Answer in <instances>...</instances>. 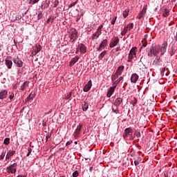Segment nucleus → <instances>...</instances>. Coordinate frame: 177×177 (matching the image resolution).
Listing matches in <instances>:
<instances>
[{"mask_svg":"<svg viewBox=\"0 0 177 177\" xmlns=\"http://www.w3.org/2000/svg\"><path fill=\"white\" fill-rule=\"evenodd\" d=\"M78 175H80V173L78 172V171H75L73 174H72V176L73 177H77Z\"/></svg>","mask_w":177,"mask_h":177,"instance_id":"obj_40","label":"nucleus"},{"mask_svg":"<svg viewBox=\"0 0 177 177\" xmlns=\"http://www.w3.org/2000/svg\"><path fill=\"white\" fill-rule=\"evenodd\" d=\"M71 143H73V141H68V142L66 143V146H70V145H71Z\"/></svg>","mask_w":177,"mask_h":177,"instance_id":"obj_58","label":"nucleus"},{"mask_svg":"<svg viewBox=\"0 0 177 177\" xmlns=\"http://www.w3.org/2000/svg\"><path fill=\"white\" fill-rule=\"evenodd\" d=\"M165 73V68H162L160 69V74L162 75Z\"/></svg>","mask_w":177,"mask_h":177,"instance_id":"obj_54","label":"nucleus"},{"mask_svg":"<svg viewBox=\"0 0 177 177\" xmlns=\"http://www.w3.org/2000/svg\"><path fill=\"white\" fill-rule=\"evenodd\" d=\"M118 44H120V38L118 37H115L109 44V48H115Z\"/></svg>","mask_w":177,"mask_h":177,"instance_id":"obj_5","label":"nucleus"},{"mask_svg":"<svg viewBox=\"0 0 177 177\" xmlns=\"http://www.w3.org/2000/svg\"><path fill=\"white\" fill-rule=\"evenodd\" d=\"M124 27L129 30L131 31L132 28H133V23H130L127 24V26H124Z\"/></svg>","mask_w":177,"mask_h":177,"instance_id":"obj_24","label":"nucleus"},{"mask_svg":"<svg viewBox=\"0 0 177 177\" xmlns=\"http://www.w3.org/2000/svg\"><path fill=\"white\" fill-rule=\"evenodd\" d=\"M34 97V95H31V94H30L28 97H27V100H32Z\"/></svg>","mask_w":177,"mask_h":177,"instance_id":"obj_50","label":"nucleus"},{"mask_svg":"<svg viewBox=\"0 0 177 177\" xmlns=\"http://www.w3.org/2000/svg\"><path fill=\"white\" fill-rule=\"evenodd\" d=\"M38 2H39V0H29L30 5H35V3H38Z\"/></svg>","mask_w":177,"mask_h":177,"instance_id":"obj_36","label":"nucleus"},{"mask_svg":"<svg viewBox=\"0 0 177 177\" xmlns=\"http://www.w3.org/2000/svg\"><path fill=\"white\" fill-rule=\"evenodd\" d=\"M162 16L163 17H168V16H169V10L168 9H165Z\"/></svg>","mask_w":177,"mask_h":177,"instance_id":"obj_30","label":"nucleus"},{"mask_svg":"<svg viewBox=\"0 0 177 177\" xmlns=\"http://www.w3.org/2000/svg\"><path fill=\"white\" fill-rule=\"evenodd\" d=\"M117 21V16L114 17L111 21V24H112L113 26H114V24H115V21Z\"/></svg>","mask_w":177,"mask_h":177,"instance_id":"obj_39","label":"nucleus"},{"mask_svg":"<svg viewBox=\"0 0 177 177\" xmlns=\"http://www.w3.org/2000/svg\"><path fill=\"white\" fill-rule=\"evenodd\" d=\"M160 47H156L154 48L153 56H157L160 53Z\"/></svg>","mask_w":177,"mask_h":177,"instance_id":"obj_29","label":"nucleus"},{"mask_svg":"<svg viewBox=\"0 0 177 177\" xmlns=\"http://www.w3.org/2000/svg\"><path fill=\"white\" fill-rule=\"evenodd\" d=\"M122 103V98L121 97H118L115 100V102H113V106L115 107H120V104Z\"/></svg>","mask_w":177,"mask_h":177,"instance_id":"obj_15","label":"nucleus"},{"mask_svg":"<svg viewBox=\"0 0 177 177\" xmlns=\"http://www.w3.org/2000/svg\"><path fill=\"white\" fill-rule=\"evenodd\" d=\"M139 80V75L136 73H133L131 77V82H133V84H135L137 82V81Z\"/></svg>","mask_w":177,"mask_h":177,"instance_id":"obj_12","label":"nucleus"},{"mask_svg":"<svg viewBox=\"0 0 177 177\" xmlns=\"http://www.w3.org/2000/svg\"><path fill=\"white\" fill-rule=\"evenodd\" d=\"M44 17V15L42 14V11H39L37 15V20H41Z\"/></svg>","mask_w":177,"mask_h":177,"instance_id":"obj_33","label":"nucleus"},{"mask_svg":"<svg viewBox=\"0 0 177 177\" xmlns=\"http://www.w3.org/2000/svg\"><path fill=\"white\" fill-rule=\"evenodd\" d=\"M82 107L83 111H86L89 107V105L86 102H84V103L82 104Z\"/></svg>","mask_w":177,"mask_h":177,"instance_id":"obj_21","label":"nucleus"},{"mask_svg":"<svg viewBox=\"0 0 177 177\" xmlns=\"http://www.w3.org/2000/svg\"><path fill=\"white\" fill-rule=\"evenodd\" d=\"M13 97H15V93H12L9 96V99H10V102H12V100H13Z\"/></svg>","mask_w":177,"mask_h":177,"instance_id":"obj_45","label":"nucleus"},{"mask_svg":"<svg viewBox=\"0 0 177 177\" xmlns=\"http://www.w3.org/2000/svg\"><path fill=\"white\" fill-rule=\"evenodd\" d=\"M59 5V0H55L54 1V6L53 8H57V6Z\"/></svg>","mask_w":177,"mask_h":177,"instance_id":"obj_46","label":"nucleus"},{"mask_svg":"<svg viewBox=\"0 0 177 177\" xmlns=\"http://www.w3.org/2000/svg\"><path fill=\"white\" fill-rule=\"evenodd\" d=\"M148 56H149V57H153V54H152L151 52H149V53H148Z\"/></svg>","mask_w":177,"mask_h":177,"instance_id":"obj_63","label":"nucleus"},{"mask_svg":"<svg viewBox=\"0 0 177 177\" xmlns=\"http://www.w3.org/2000/svg\"><path fill=\"white\" fill-rule=\"evenodd\" d=\"M135 135H136V138H140V136H142V135L140 134V132H139V131H136Z\"/></svg>","mask_w":177,"mask_h":177,"instance_id":"obj_47","label":"nucleus"},{"mask_svg":"<svg viewBox=\"0 0 177 177\" xmlns=\"http://www.w3.org/2000/svg\"><path fill=\"white\" fill-rule=\"evenodd\" d=\"M136 49H138V48L136 47H133L130 51H129V56H128V59H127V62L129 63L131 62H132V59L134 58V57H136Z\"/></svg>","mask_w":177,"mask_h":177,"instance_id":"obj_1","label":"nucleus"},{"mask_svg":"<svg viewBox=\"0 0 177 177\" xmlns=\"http://www.w3.org/2000/svg\"><path fill=\"white\" fill-rule=\"evenodd\" d=\"M5 153H6V151L1 153V155L0 156V160H3V158H5Z\"/></svg>","mask_w":177,"mask_h":177,"instance_id":"obj_51","label":"nucleus"},{"mask_svg":"<svg viewBox=\"0 0 177 177\" xmlns=\"http://www.w3.org/2000/svg\"><path fill=\"white\" fill-rule=\"evenodd\" d=\"M124 68H125V67L122 65L120 66L118 69L116 70V73L119 75H121L122 74V73L124 72Z\"/></svg>","mask_w":177,"mask_h":177,"instance_id":"obj_18","label":"nucleus"},{"mask_svg":"<svg viewBox=\"0 0 177 177\" xmlns=\"http://www.w3.org/2000/svg\"><path fill=\"white\" fill-rule=\"evenodd\" d=\"M100 35H102V33H100V32L96 31L91 36L92 40L95 41V39H97V38H99Z\"/></svg>","mask_w":177,"mask_h":177,"instance_id":"obj_19","label":"nucleus"},{"mask_svg":"<svg viewBox=\"0 0 177 177\" xmlns=\"http://www.w3.org/2000/svg\"><path fill=\"white\" fill-rule=\"evenodd\" d=\"M82 128V124L80 123L79 127H77L75 131V135H80V132L81 131Z\"/></svg>","mask_w":177,"mask_h":177,"instance_id":"obj_22","label":"nucleus"},{"mask_svg":"<svg viewBox=\"0 0 177 177\" xmlns=\"http://www.w3.org/2000/svg\"><path fill=\"white\" fill-rule=\"evenodd\" d=\"M42 127H46V122L45 120H42Z\"/></svg>","mask_w":177,"mask_h":177,"instance_id":"obj_59","label":"nucleus"},{"mask_svg":"<svg viewBox=\"0 0 177 177\" xmlns=\"http://www.w3.org/2000/svg\"><path fill=\"white\" fill-rule=\"evenodd\" d=\"M128 15H129V9L127 8L124 12H123V17L124 19H127L128 17Z\"/></svg>","mask_w":177,"mask_h":177,"instance_id":"obj_25","label":"nucleus"},{"mask_svg":"<svg viewBox=\"0 0 177 177\" xmlns=\"http://www.w3.org/2000/svg\"><path fill=\"white\" fill-rule=\"evenodd\" d=\"M6 171L8 172V174H16V168H13V167H10V166H8L6 168Z\"/></svg>","mask_w":177,"mask_h":177,"instance_id":"obj_20","label":"nucleus"},{"mask_svg":"<svg viewBox=\"0 0 177 177\" xmlns=\"http://www.w3.org/2000/svg\"><path fill=\"white\" fill-rule=\"evenodd\" d=\"M115 86H113L110 87L107 91L106 96L107 97H111L113 93H114V91H115Z\"/></svg>","mask_w":177,"mask_h":177,"instance_id":"obj_9","label":"nucleus"},{"mask_svg":"<svg viewBox=\"0 0 177 177\" xmlns=\"http://www.w3.org/2000/svg\"><path fill=\"white\" fill-rule=\"evenodd\" d=\"M175 38V42H177V32H176V36L174 37Z\"/></svg>","mask_w":177,"mask_h":177,"instance_id":"obj_64","label":"nucleus"},{"mask_svg":"<svg viewBox=\"0 0 177 177\" xmlns=\"http://www.w3.org/2000/svg\"><path fill=\"white\" fill-rule=\"evenodd\" d=\"M5 64L8 70H10V68H12V66H13V62H12V57L8 56L6 58Z\"/></svg>","mask_w":177,"mask_h":177,"instance_id":"obj_4","label":"nucleus"},{"mask_svg":"<svg viewBox=\"0 0 177 177\" xmlns=\"http://www.w3.org/2000/svg\"><path fill=\"white\" fill-rule=\"evenodd\" d=\"M28 82H24L23 84L21 86V91H25L26 90V86H27Z\"/></svg>","mask_w":177,"mask_h":177,"instance_id":"obj_32","label":"nucleus"},{"mask_svg":"<svg viewBox=\"0 0 177 177\" xmlns=\"http://www.w3.org/2000/svg\"><path fill=\"white\" fill-rule=\"evenodd\" d=\"M149 52H151L152 53V55H154V47H151Z\"/></svg>","mask_w":177,"mask_h":177,"instance_id":"obj_53","label":"nucleus"},{"mask_svg":"<svg viewBox=\"0 0 177 177\" xmlns=\"http://www.w3.org/2000/svg\"><path fill=\"white\" fill-rule=\"evenodd\" d=\"M97 49V50H102V49H104V48H103V46L101 44H100L99 47Z\"/></svg>","mask_w":177,"mask_h":177,"instance_id":"obj_57","label":"nucleus"},{"mask_svg":"<svg viewBox=\"0 0 177 177\" xmlns=\"http://www.w3.org/2000/svg\"><path fill=\"white\" fill-rule=\"evenodd\" d=\"M112 113H115V114H120V109H118V107H116L115 109L112 108Z\"/></svg>","mask_w":177,"mask_h":177,"instance_id":"obj_35","label":"nucleus"},{"mask_svg":"<svg viewBox=\"0 0 177 177\" xmlns=\"http://www.w3.org/2000/svg\"><path fill=\"white\" fill-rule=\"evenodd\" d=\"M128 29L124 26L123 28V30L121 31V35H125V34H127V32H128Z\"/></svg>","mask_w":177,"mask_h":177,"instance_id":"obj_34","label":"nucleus"},{"mask_svg":"<svg viewBox=\"0 0 177 177\" xmlns=\"http://www.w3.org/2000/svg\"><path fill=\"white\" fill-rule=\"evenodd\" d=\"M78 48L81 53H86V47L85 46V45L81 44L78 45Z\"/></svg>","mask_w":177,"mask_h":177,"instance_id":"obj_16","label":"nucleus"},{"mask_svg":"<svg viewBox=\"0 0 177 177\" xmlns=\"http://www.w3.org/2000/svg\"><path fill=\"white\" fill-rule=\"evenodd\" d=\"M70 97H71V91L70 92V93H68L66 96V99L67 100H68V99H70Z\"/></svg>","mask_w":177,"mask_h":177,"instance_id":"obj_52","label":"nucleus"},{"mask_svg":"<svg viewBox=\"0 0 177 177\" xmlns=\"http://www.w3.org/2000/svg\"><path fill=\"white\" fill-rule=\"evenodd\" d=\"M91 88H92V80H89L88 83L83 88L84 92H89L91 91Z\"/></svg>","mask_w":177,"mask_h":177,"instance_id":"obj_8","label":"nucleus"},{"mask_svg":"<svg viewBox=\"0 0 177 177\" xmlns=\"http://www.w3.org/2000/svg\"><path fill=\"white\" fill-rule=\"evenodd\" d=\"M142 10L147 11V4H145V5L143 6Z\"/></svg>","mask_w":177,"mask_h":177,"instance_id":"obj_60","label":"nucleus"},{"mask_svg":"<svg viewBox=\"0 0 177 177\" xmlns=\"http://www.w3.org/2000/svg\"><path fill=\"white\" fill-rule=\"evenodd\" d=\"M124 80V77L122 76L120 77L117 80H113V86H115V88H117V85L121 82Z\"/></svg>","mask_w":177,"mask_h":177,"instance_id":"obj_17","label":"nucleus"},{"mask_svg":"<svg viewBox=\"0 0 177 177\" xmlns=\"http://www.w3.org/2000/svg\"><path fill=\"white\" fill-rule=\"evenodd\" d=\"M32 151V149H31V147H28L26 157H30V155L31 154Z\"/></svg>","mask_w":177,"mask_h":177,"instance_id":"obj_38","label":"nucleus"},{"mask_svg":"<svg viewBox=\"0 0 177 177\" xmlns=\"http://www.w3.org/2000/svg\"><path fill=\"white\" fill-rule=\"evenodd\" d=\"M102 28H103V25H100L97 28V32H100L102 34Z\"/></svg>","mask_w":177,"mask_h":177,"instance_id":"obj_41","label":"nucleus"},{"mask_svg":"<svg viewBox=\"0 0 177 177\" xmlns=\"http://www.w3.org/2000/svg\"><path fill=\"white\" fill-rule=\"evenodd\" d=\"M109 44V40L107 39H103L101 42V45L103 46V49L107 46V44Z\"/></svg>","mask_w":177,"mask_h":177,"instance_id":"obj_23","label":"nucleus"},{"mask_svg":"<svg viewBox=\"0 0 177 177\" xmlns=\"http://www.w3.org/2000/svg\"><path fill=\"white\" fill-rule=\"evenodd\" d=\"M16 154V151L9 150L6 154V160H10L11 157H13Z\"/></svg>","mask_w":177,"mask_h":177,"instance_id":"obj_14","label":"nucleus"},{"mask_svg":"<svg viewBox=\"0 0 177 177\" xmlns=\"http://www.w3.org/2000/svg\"><path fill=\"white\" fill-rule=\"evenodd\" d=\"M50 136H52V133H50V135L48 134V135L46 136V142H48V140L50 138Z\"/></svg>","mask_w":177,"mask_h":177,"instance_id":"obj_56","label":"nucleus"},{"mask_svg":"<svg viewBox=\"0 0 177 177\" xmlns=\"http://www.w3.org/2000/svg\"><path fill=\"white\" fill-rule=\"evenodd\" d=\"M77 37H78V32L77 31V30L75 29L72 30L71 32L70 38L71 39H73V42H74V41L77 39Z\"/></svg>","mask_w":177,"mask_h":177,"instance_id":"obj_6","label":"nucleus"},{"mask_svg":"<svg viewBox=\"0 0 177 177\" xmlns=\"http://www.w3.org/2000/svg\"><path fill=\"white\" fill-rule=\"evenodd\" d=\"M146 12H147V11H146V10H142V11L141 12H141L142 15H146Z\"/></svg>","mask_w":177,"mask_h":177,"instance_id":"obj_61","label":"nucleus"},{"mask_svg":"<svg viewBox=\"0 0 177 177\" xmlns=\"http://www.w3.org/2000/svg\"><path fill=\"white\" fill-rule=\"evenodd\" d=\"M20 19H21V17L17 15L15 19H12V21H16L17 20H20Z\"/></svg>","mask_w":177,"mask_h":177,"instance_id":"obj_42","label":"nucleus"},{"mask_svg":"<svg viewBox=\"0 0 177 177\" xmlns=\"http://www.w3.org/2000/svg\"><path fill=\"white\" fill-rule=\"evenodd\" d=\"M139 164H140L139 160H135L134 161V165H135L136 167H138V165H139Z\"/></svg>","mask_w":177,"mask_h":177,"instance_id":"obj_55","label":"nucleus"},{"mask_svg":"<svg viewBox=\"0 0 177 177\" xmlns=\"http://www.w3.org/2000/svg\"><path fill=\"white\" fill-rule=\"evenodd\" d=\"M158 62H161V58L159 56L156 55V59L154 61V63H158Z\"/></svg>","mask_w":177,"mask_h":177,"instance_id":"obj_44","label":"nucleus"},{"mask_svg":"<svg viewBox=\"0 0 177 177\" xmlns=\"http://www.w3.org/2000/svg\"><path fill=\"white\" fill-rule=\"evenodd\" d=\"M167 46H168V43L167 41H165L162 44V46H161V48H160V56H164V54L167 52Z\"/></svg>","mask_w":177,"mask_h":177,"instance_id":"obj_7","label":"nucleus"},{"mask_svg":"<svg viewBox=\"0 0 177 177\" xmlns=\"http://www.w3.org/2000/svg\"><path fill=\"white\" fill-rule=\"evenodd\" d=\"M75 5H77V1H74V2L71 3L68 6V8H73V6H75Z\"/></svg>","mask_w":177,"mask_h":177,"instance_id":"obj_48","label":"nucleus"},{"mask_svg":"<svg viewBox=\"0 0 177 177\" xmlns=\"http://www.w3.org/2000/svg\"><path fill=\"white\" fill-rule=\"evenodd\" d=\"M49 3H50V2L48 1V2H46V6L41 5V9H46V8H49Z\"/></svg>","mask_w":177,"mask_h":177,"instance_id":"obj_37","label":"nucleus"},{"mask_svg":"<svg viewBox=\"0 0 177 177\" xmlns=\"http://www.w3.org/2000/svg\"><path fill=\"white\" fill-rule=\"evenodd\" d=\"M132 129L127 128L124 129V133L123 134V138L125 140L129 136H130V140L132 139Z\"/></svg>","mask_w":177,"mask_h":177,"instance_id":"obj_2","label":"nucleus"},{"mask_svg":"<svg viewBox=\"0 0 177 177\" xmlns=\"http://www.w3.org/2000/svg\"><path fill=\"white\" fill-rule=\"evenodd\" d=\"M9 167L11 168H16V167H17V163L15 162V163L11 164Z\"/></svg>","mask_w":177,"mask_h":177,"instance_id":"obj_49","label":"nucleus"},{"mask_svg":"<svg viewBox=\"0 0 177 177\" xmlns=\"http://www.w3.org/2000/svg\"><path fill=\"white\" fill-rule=\"evenodd\" d=\"M143 16H145L143 14H142V12H140L138 14V15L137 16L136 19H138V20H140L142 19V17H143Z\"/></svg>","mask_w":177,"mask_h":177,"instance_id":"obj_43","label":"nucleus"},{"mask_svg":"<svg viewBox=\"0 0 177 177\" xmlns=\"http://www.w3.org/2000/svg\"><path fill=\"white\" fill-rule=\"evenodd\" d=\"M7 96H8V91H7V90H1L0 91V99L1 100H3V99H6Z\"/></svg>","mask_w":177,"mask_h":177,"instance_id":"obj_11","label":"nucleus"},{"mask_svg":"<svg viewBox=\"0 0 177 177\" xmlns=\"http://www.w3.org/2000/svg\"><path fill=\"white\" fill-rule=\"evenodd\" d=\"M41 52V45L36 46V47L33 49V52L32 53V56H35L37 53Z\"/></svg>","mask_w":177,"mask_h":177,"instance_id":"obj_13","label":"nucleus"},{"mask_svg":"<svg viewBox=\"0 0 177 177\" xmlns=\"http://www.w3.org/2000/svg\"><path fill=\"white\" fill-rule=\"evenodd\" d=\"M175 52H176V49L175 48V46H171L170 56H174L175 55Z\"/></svg>","mask_w":177,"mask_h":177,"instance_id":"obj_27","label":"nucleus"},{"mask_svg":"<svg viewBox=\"0 0 177 177\" xmlns=\"http://www.w3.org/2000/svg\"><path fill=\"white\" fill-rule=\"evenodd\" d=\"M10 143V138H6L4 139L3 145H6V146H8Z\"/></svg>","mask_w":177,"mask_h":177,"instance_id":"obj_31","label":"nucleus"},{"mask_svg":"<svg viewBox=\"0 0 177 177\" xmlns=\"http://www.w3.org/2000/svg\"><path fill=\"white\" fill-rule=\"evenodd\" d=\"M106 53H107V52L106 50H104L102 53H101L99 55L98 59H100V60H102V59H103V57H104V56H106Z\"/></svg>","mask_w":177,"mask_h":177,"instance_id":"obj_26","label":"nucleus"},{"mask_svg":"<svg viewBox=\"0 0 177 177\" xmlns=\"http://www.w3.org/2000/svg\"><path fill=\"white\" fill-rule=\"evenodd\" d=\"M13 63L16 65L17 67L21 68L23 67V61L19 57H15L12 59Z\"/></svg>","mask_w":177,"mask_h":177,"instance_id":"obj_3","label":"nucleus"},{"mask_svg":"<svg viewBox=\"0 0 177 177\" xmlns=\"http://www.w3.org/2000/svg\"><path fill=\"white\" fill-rule=\"evenodd\" d=\"M119 50H121V47H117L115 48V51L119 52Z\"/></svg>","mask_w":177,"mask_h":177,"instance_id":"obj_62","label":"nucleus"},{"mask_svg":"<svg viewBox=\"0 0 177 177\" xmlns=\"http://www.w3.org/2000/svg\"><path fill=\"white\" fill-rule=\"evenodd\" d=\"M118 77H120V75H118V73H115V74L111 76L112 82L115 81V80H117Z\"/></svg>","mask_w":177,"mask_h":177,"instance_id":"obj_28","label":"nucleus"},{"mask_svg":"<svg viewBox=\"0 0 177 177\" xmlns=\"http://www.w3.org/2000/svg\"><path fill=\"white\" fill-rule=\"evenodd\" d=\"M78 60H80V57L78 56L72 58L69 62L70 67H73V66H74V64H75Z\"/></svg>","mask_w":177,"mask_h":177,"instance_id":"obj_10","label":"nucleus"}]
</instances>
